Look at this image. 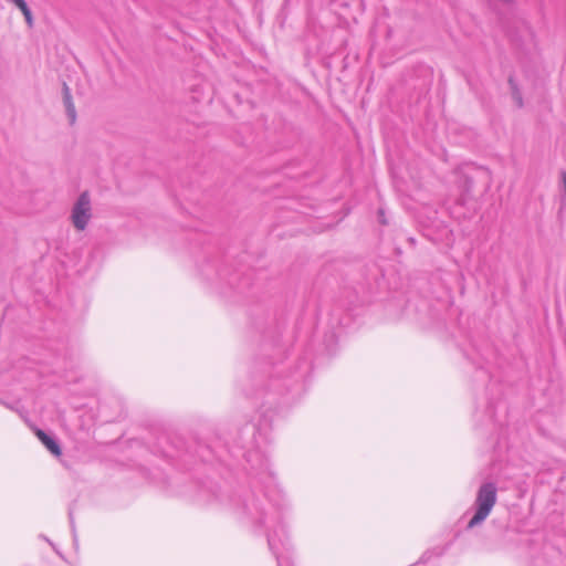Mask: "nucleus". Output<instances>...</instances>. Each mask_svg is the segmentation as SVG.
Returning a JSON list of instances; mask_svg holds the SVG:
<instances>
[{
    "instance_id": "7ed1b4c3",
    "label": "nucleus",
    "mask_w": 566,
    "mask_h": 566,
    "mask_svg": "<svg viewBox=\"0 0 566 566\" xmlns=\"http://www.w3.org/2000/svg\"><path fill=\"white\" fill-rule=\"evenodd\" d=\"M91 210V198L87 191L80 195L74 203L72 212H88Z\"/></svg>"
},
{
    "instance_id": "20e7f679",
    "label": "nucleus",
    "mask_w": 566,
    "mask_h": 566,
    "mask_svg": "<svg viewBox=\"0 0 566 566\" xmlns=\"http://www.w3.org/2000/svg\"><path fill=\"white\" fill-rule=\"evenodd\" d=\"M64 105L70 123L73 124L76 119V112L67 86H64Z\"/></svg>"
},
{
    "instance_id": "6e6552de",
    "label": "nucleus",
    "mask_w": 566,
    "mask_h": 566,
    "mask_svg": "<svg viewBox=\"0 0 566 566\" xmlns=\"http://www.w3.org/2000/svg\"><path fill=\"white\" fill-rule=\"evenodd\" d=\"M560 181H562L563 191L566 195V171H563L560 174Z\"/></svg>"
},
{
    "instance_id": "39448f33",
    "label": "nucleus",
    "mask_w": 566,
    "mask_h": 566,
    "mask_svg": "<svg viewBox=\"0 0 566 566\" xmlns=\"http://www.w3.org/2000/svg\"><path fill=\"white\" fill-rule=\"evenodd\" d=\"M90 214H72V222L77 230H84Z\"/></svg>"
},
{
    "instance_id": "0eeeda50",
    "label": "nucleus",
    "mask_w": 566,
    "mask_h": 566,
    "mask_svg": "<svg viewBox=\"0 0 566 566\" xmlns=\"http://www.w3.org/2000/svg\"><path fill=\"white\" fill-rule=\"evenodd\" d=\"M512 96H513V99L516 103V105L518 107H522L523 106L522 96H521V93L516 88L513 90Z\"/></svg>"
},
{
    "instance_id": "f257e3e1",
    "label": "nucleus",
    "mask_w": 566,
    "mask_h": 566,
    "mask_svg": "<svg viewBox=\"0 0 566 566\" xmlns=\"http://www.w3.org/2000/svg\"><path fill=\"white\" fill-rule=\"evenodd\" d=\"M496 503V488L492 483L483 484L476 496L478 510L473 517L470 520L468 527L472 528L483 522Z\"/></svg>"
},
{
    "instance_id": "f03ea898",
    "label": "nucleus",
    "mask_w": 566,
    "mask_h": 566,
    "mask_svg": "<svg viewBox=\"0 0 566 566\" xmlns=\"http://www.w3.org/2000/svg\"><path fill=\"white\" fill-rule=\"evenodd\" d=\"M36 438L43 443V446L55 457H61L62 450L59 443L48 436L43 430L35 428L33 430Z\"/></svg>"
},
{
    "instance_id": "423d86ee",
    "label": "nucleus",
    "mask_w": 566,
    "mask_h": 566,
    "mask_svg": "<svg viewBox=\"0 0 566 566\" xmlns=\"http://www.w3.org/2000/svg\"><path fill=\"white\" fill-rule=\"evenodd\" d=\"M22 14L24 15L25 22L29 28L33 27V15L29 7H27L24 10H21Z\"/></svg>"
}]
</instances>
